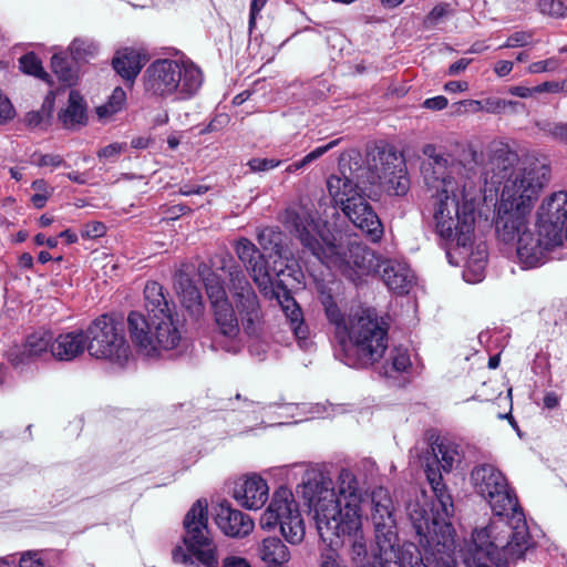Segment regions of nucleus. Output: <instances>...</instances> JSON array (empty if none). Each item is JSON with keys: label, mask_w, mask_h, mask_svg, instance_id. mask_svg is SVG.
<instances>
[{"label": "nucleus", "mask_w": 567, "mask_h": 567, "mask_svg": "<svg viewBox=\"0 0 567 567\" xmlns=\"http://www.w3.org/2000/svg\"><path fill=\"white\" fill-rule=\"evenodd\" d=\"M338 493L344 499L341 507L332 478L319 466L307 468L296 493L309 507L318 532H360L362 527V492L355 475L349 468H341Z\"/></svg>", "instance_id": "obj_1"}, {"label": "nucleus", "mask_w": 567, "mask_h": 567, "mask_svg": "<svg viewBox=\"0 0 567 567\" xmlns=\"http://www.w3.org/2000/svg\"><path fill=\"white\" fill-rule=\"evenodd\" d=\"M549 177L550 166L546 157L526 155L519 158L515 152L499 148L488 161L484 183L495 193L502 186L499 200L533 208Z\"/></svg>", "instance_id": "obj_2"}, {"label": "nucleus", "mask_w": 567, "mask_h": 567, "mask_svg": "<svg viewBox=\"0 0 567 567\" xmlns=\"http://www.w3.org/2000/svg\"><path fill=\"white\" fill-rule=\"evenodd\" d=\"M425 457V476L436 497L431 509L419 503L408 506V514L414 532H450L453 503L443 482L442 471L450 473L463 458L461 446L445 437H437Z\"/></svg>", "instance_id": "obj_3"}, {"label": "nucleus", "mask_w": 567, "mask_h": 567, "mask_svg": "<svg viewBox=\"0 0 567 567\" xmlns=\"http://www.w3.org/2000/svg\"><path fill=\"white\" fill-rule=\"evenodd\" d=\"M286 223L306 250L326 266L339 269L357 286L381 268L380 257L363 244L351 243L344 248L334 243L319 240L311 231V225L295 210L287 212Z\"/></svg>", "instance_id": "obj_4"}, {"label": "nucleus", "mask_w": 567, "mask_h": 567, "mask_svg": "<svg viewBox=\"0 0 567 567\" xmlns=\"http://www.w3.org/2000/svg\"><path fill=\"white\" fill-rule=\"evenodd\" d=\"M327 319L336 328L340 343L348 338L357 361H346L348 365L367 367L382 358L388 348V327L371 309H361L346 319L331 295L321 296Z\"/></svg>", "instance_id": "obj_5"}, {"label": "nucleus", "mask_w": 567, "mask_h": 567, "mask_svg": "<svg viewBox=\"0 0 567 567\" xmlns=\"http://www.w3.org/2000/svg\"><path fill=\"white\" fill-rule=\"evenodd\" d=\"M475 492L486 499L493 512L491 523L473 532H493L508 527L512 532H530L533 528L519 506L505 475L493 464L476 465L471 472Z\"/></svg>", "instance_id": "obj_6"}, {"label": "nucleus", "mask_w": 567, "mask_h": 567, "mask_svg": "<svg viewBox=\"0 0 567 567\" xmlns=\"http://www.w3.org/2000/svg\"><path fill=\"white\" fill-rule=\"evenodd\" d=\"M435 234L447 246L466 249L472 245L475 198L465 192L431 196Z\"/></svg>", "instance_id": "obj_7"}, {"label": "nucleus", "mask_w": 567, "mask_h": 567, "mask_svg": "<svg viewBox=\"0 0 567 567\" xmlns=\"http://www.w3.org/2000/svg\"><path fill=\"white\" fill-rule=\"evenodd\" d=\"M202 84L203 73L192 61L159 59L152 62L143 74L146 93L173 101L192 99Z\"/></svg>", "instance_id": "obj_8"}, {"label": "nucleus", "mask_w": 567, "mask_h": 567, "mask_svg": "<svg viewBox=\"0 0 567 567\" xmlns=\"http://www.w3.org/2000/svg\"><path fill=\"white\" fill-rule=\"evenodd\" d=\"M460 547L466 567H506L532 547V534H468Z\"/></svg>", "instance_id": "obj_9"}, {"label": "nucleus", "mask_w": 567, "mask_h": 567, "mask_svg": "<svg viewBox=\"0 0 567 567\" xmlns=\"http://www.w3.org/2000/svg\"><path fill=\"white\" fill-rule=\"evenodd\" d=\"M327 188L336 206L370 241L382 239L384 229L381 219L358 184L344 174H332L327 179Z\"/></svg>", "instance_id": "obj_10"}, {"label": "nucleus", "mask_w": 567, "mask_h": 567, "mask_svg": "<svg viewBox=\"0 0 567 567\" xmlns=\"http://www.w3.org/2000/svg\"><path fill=\"white\" fill-rule=\"evenodd\" d=\"M122 322L103 315L86 329L85 337L90 355L123 363L128 359L130 346L123 334Z\"/></svg>", "instance_id": "obj_11"}, {"label": "nucleus", "mask_w": 567, "mask_h": 567, "mask_svg": "<svg viewBox=\"0 0 567 567\" xmlns=\"http://www.w3.org/2000/svg\"><path fill=\"white\" fill-rule=\"evenodd\" d=\"M368 169L373 183L388 194L403 196L410 189V179L403 157L391 146H374L367 153Z\"/></svg>", "instance_id": "obj_12"}, {"label": "nucleus", "mask_w": 567, "mask_h": 567, "mask_svg": "<svg viewBox=\"0 0 567 567\" xmlns=\"http://www.w3.org/2000/svg\"><path fill=\"white\" fill-rule=\"evenodd\" d=\"M229 291L244 332L250 337H257L264 327V313L259 299L246 275L237 267L229 271Z\"/></svg>", "instance_id": "obj_13"}, {"label": "nucleus", "mask_w": 567, "mask_h": 567, "mask_svg": "<svg viewBox=\"0 0 567 567\" xmlns=\"http://www.w3.org/2000/svg\"><path fill=\"white\" fill-rule=\"evenodd\" d=\"M422 152L426 158L422 163L421 172L430 197L457 192L458 183L453 175L460 171V164L432 144H426Z\"/></svg>", "instance_id": "obj_14"}, {"label": "nucleus", "mask_w": 567, "mask_h": 567, "mask_svg": "<svg viewBox=\"0 0 567 567\" xmlns=\"http://www.w3.org/2000/svg\"><path fill=\"white\" fill-rule=\"evenodd\" d=\"M516 245V256L523 269H532L543 266L548 259V252L563 245L557 234L543 231L536 224L535 229L525 230L518 237Z\"/></svg>", "instance_id": "obj_15"}, {"label": "nucleus", "mask_w": 567, "mask_h": 567, "mask_svg": "<svg viewBox=\"0 0 567 567\" xmlns=\"http://www.w3.org/2000/svg\"><path fill=\"white\" fill-rule=\"evenodd\" d=\"M262 528H275L279 532H305V523L298 504L287 491L275 493L271 503L260 518Z\"/></svg>", "instance_id": "obj_16"}, {"label": "nucleus", "mask_w": 567, "mask_h": 567, "mask_svg": "<svg viewBox=\"0 0 567 567\" xmlns=\"http://www.w3.org/2000/svg\"><path fill=\"white\" fill-rule=\"evenodd\" d=\"M173 560L188 567H218L217 548L207 534H184L172 551Z\"/></svg>", "instance_id": "obj_17"}, {"label": "nucleus", "mask_w": 567, "mask_h": 567, "mask_svg": "<svg viewBox=\"0 0 567 567\" xmlns=\"http://www.w3.org/2000/svg\"><path fill=\"white\" fill-rule=\"evenodd\" d=\"M532 207L519 204L498 202L494 220L496 236L506 245H514L525 230H529L528 217Z\"/></svg>", "instance_id": "obj_18"}, {"label": "nucleus", "mask_w": 567, "mask_h": 567, "mask_svg": "<svg viewBox=\"0 0 567 567\" xmlns=\"http://www.w3.org/2000/svg\"><path fill=\"white\" fill-rule=\"evenodd\" d=\"M423 563L429 567H456L460 534H417Z\"/></svg>", "instance_id": "obj_19"}, {"label": "nucleus", "mask_w": 567, "mask_h": 567, "mask_svg": "<svg viewBox=\"0 0 567 567\" xmlns=\"http://www.w3.org/2000/svg\"><path fill=\"white\" fill-rule=\"evenodd\" d=\"M377 544L386 567H429L420 548L412 542H401L399 534H378Z\"/></svg>", "instance_id": "obj_20"}, {"label": "nucleus", "mask_w": 567, "mask_h": 567, "mask_svg": "<svg viewBox=\"0 0 567 567\" xmlns=\"http://www.w3.org/2000/svg\"><path fill=\"white\" fill-rule=\"evenodd\" d=\"M53 342L54 333L52 331H34L25 338L21 348L10 350L9 362L13 368L22 369L34 360L52 358Z\"/></svg>", "instance_id": "obj_21"}, {"label": "nucleus", "mask_w": 567, "mask_h": 567, "mask_svg": "<svg viewBox=\"0 0 567 567\" xmlns=\"http://www.w3.org/2000/svg\"><path fill=\"white\" fill-rule=\"evenodd\" d=\"M537 225L543 231L567 238V193L557 192L545 199L538 210Z\"/></svg>", "instance_id": "obj_22"}, {"label": "nucleus", "mask_w": 567, "mask_h": 567, "mask_svg": "<svg viewBox=\"0 0 567 567\" xmlns=\"http://www.w3.org/2000/svg\"><path fill=\"white\" fill-rule=\"evenodd\" d=\"M231 494L243 507L259 509L268 501L269 487L258 474L244 475L235 481Z\"/></svg>", "instance_id": "obj_23"}, {"label": "nucleus", "mask_w": 567, "mask_h": 567, "mask_svg": "<svg viewBox=\"0 0 567 567\" xmlns=\"http://www.w3.org/2000/svg\"><path fill=\"white\" fill-rule=\"evenodd\" d=\"M235 251L240 261L249 271L257 287L265 291L270 282V276L267 269V261L257 247L247 238H240L235 245Z\"/></svg>", "instance_id": "obj_24"}, {"label": "nucleus", "mask_w": 567, "mask_h": 567, "mask_svg": "<svg viewBox=\"0 0 567 567\" xmlns=\"http://www.w3.org/2000/svg\"><path fill=\"white\" fill-rule=\"evenodd\" d=\"M378 271H380L385 286L398 295L408 293L415 281L411 268L396 260H383Z\"/></svg>", "instance_id": "obj_25"}, {"label": "nucleus", "mask_w": 567, "mask_h": 567, "mask_svg": "<svg viewBox=\"0 0 567 567\" xmlns=\"http://www.w3.org/2000/svg\"><path fill=\"white\" fill-rule=\"evenodd\" d=\"M87 349L85 333L82 330L54 334L52 358L58 361H72Z\"/></svg>", "instance_id": "obj_26"}, {"label": "nucleus", "mask_w": 567, "mask_h": 567, "mask_svg": "<svg viewBox=\"0 0 567 567\" xmlns=\"http://www.w3.org/2000/svg\"><path fill=\"white\" fill-rule=\"evenodd\" d=\"M127 328L131 340L138 348L140 352L145 355H154V329L150 317L145 318V316L138 311H131L127 317Z\"/></svg>", "instance_id": "obj_27"}, {"label": "nucleus", "mask_w": 567, "mask_h": 567, "mask_svg": "<svg viewBox=\"0 0 567 567\" xmlns=\"http://www.w3.org/2000/svg\"><path fill=\"white\" fill-rule=\"evenodd\" d=\"M214 520L220 532H252V518L239 509L233 508L227 502L214 508Z\"/></svg>", "instance_id": "obj_28"}, {"label": "nucleus", "mask_w": 567, "mask_h": 567, "mask_svg": "<svg viewBox=\"0 0 567 567\" xmlns=\"http://www.w3.org/2000/svg\"><path fill=\"white\" fill-rule=\"evenodd\" d=\"M372 522L374 532H391L395 527V518L392 508V499L383 487L375 488L371 495Z\"/></svg>", "instance_id": "obj_29"}, {"label": "nucleus", "mask_w": 567, "mask_h": 567, "mask_svg": "<svg viewBox=\"0 0 567 567\" xmlns=\"http://www.w3.org/2000/svg\"><path fill=\"white\" fill-rule=\"evenodd\" d=\"M154 329L153 343L155 353L159 350H171L178 346L181 341V332L177 327V320L173 315H164V317L151 319Z\"/></svg>", "instance_id": "obj_30"}, {"label": "nucleus", "mask_w": 567, "mask_h": 567, "mask_svg": "<svg viewBox=\"0 0 567 567\" xmlns=\"http://www.w3.org/2000/svg\"><path fill=\"white\" fill-rule=\"evenodd\" d=\"M145 63V54L136 49L125 48L117 51L112 64L118 75L127 81H134Z\"/></svg>", "instance_id": "obj_31"}, {"label": "nucleus", "mask_w": 567, "mask_h": 567, "mask_svg": "<svg viewBox=\"0 0 567 567\" xmlns=\"http://www.w3.org/2000/svg\"><path fill=\"white\" fill-rule=\"evenodd\" d=\"M144 307L150 319L164 317V315H173L169 302L164 295V289L156 281H151L145 285Z\"/></svg>", "instance_id": "obj_32"}, {"label": "nucleus", "mask_w": 567, "mask_h": 567, "mask_svg": "<svg viewBox=\"0 0 567 567\" xmlns=\"http://www.w3.org/2000/svg\"><path fill=\"white\" fill-rule=\"evenodd\" d=\"M58 117L65 128H76L86 123V105L79 92H70L68 105L59 112Z\"/></svg>", "instance_id": "obj_33"}, {"label": "nucleus", "mask_w": 567, "mask_h": 567, "mask_svg": "<svg viewBox=\"0 0 567 567\" xmlns=\"http://www.w3.org/2000/svg\"><path fill=\"white\" fill-rule=\"evenodd\" d=\"M214 320L220 334L235 339L240 331L238 317L231 302L228 300L212 307Z\"/></svg>", "instance_id": "obj_34"}, {"label": "nucleus", "mask_w": 567, "mask_h": 567, "mask_svg": "<svg viewBox=\"0 0 567 567\" xmlns=\"http://www.w3.org/2000/svg\"><path fill=\"white\" fill-rule=\"evenodd\" d=\"M487 264V249L484 244H478L467 257L463 277L467 282H478L484 277Z\"/></svg>", "instance_id": "obj_35"}, {"label": "nucleus", "mask_w": 567, "mask_h": 567, "mask_svg": "<svg viewBox=\"0 0 567 567\" xmlns=\"http://www.w3.org/2000/svg\"><path fill=\"white\" fill-rule=\"evenodd\" d=\"M290 554L282 540L276 536L267 537L260 547V558L269 566H280L289 560Z\"/></svg>", "instance_id": "obj_36"}, {"label": "nucleus", "mask_w": 567, "mask_h": 567, "mask_svg": "<svg viewBox=\"0 0 567 567\" xmlns=\"http://www.w3.org/2000/svg\"><path fill=\"white\" fill-rule=\"evenodd\" d=\"M208 502L197 499L186 513L183 526L185 532H204L208 528Z\"/></svg>", "instance_id": "obj_37"}, {"label": "nucleus", "mask_w": 567, "mask_h": 567, "mask_svg": "<svg viewBox=\"0 0 567 567\" xmlns=\"http://www.w3.org/2000/svg\"><path fill=\"white\" fill-rule=\"evenodd\" d=\"M53 105L54 97L48 95L39 110L30 111L24 115V125L30 130H47L51 124Z\"/></svg>", "instance_id": "obj_38"}, {"label": "nucleus", "mask_w": 567, "mask_h": 567, "mask_svg": "<svg viewBox=\"0 0 567 567\" xmlns=\"http://www.w3.org/2000/svg\"><path fill=\"white\" fill-rule=\"evenodd\" d=\"M177 289H181V299L186 309L193 315H199L203 310L202 295L187 276H179Z\"/></svg>", "instance_id": "obj_39"}, {"label": "nucleus", "mask_w": 567, "mask_h": 567, "mask_svg": "<svg viewBox=\"0 0 567 567\" xmlns=\"http://www.w3.org/2000/svg\"><path fill=\"white\" fill-rule=\"evenodd\" d=\"M257 240L265 251L270 255L282 256L284 234L280 230L274 227L262 228L257 235Z\"/></svg>", "instance_id": "obj_40"}, {"label": "nucleus", "mask_w": 567, "mask_h": 567, "mask_svg": "<svg viewBox=\"0 0 567 567\" xmlns=\"http://www.w3.org/2000/svg\"><path fill=\"white\" fill-rule=\"evenodd\" d=\"M72 60L76 63L87 61L96 55L99 45L87 38H75L69 45Z\"/></svg>", "instance_id": "obj_41"}, {"label": "nucleus", "mask_w": 567, "mask_h": 567, "mask_svg": "<svg viewBox=\"0 0 567 567\" xmlns=\"http://www.w3.org/2000/svg\"><path fill=\"white\" fill-rule=\"evenodd\" d=\"M340 536L341 534H319L321 542L327 546L321 554V567H340L337 563V550L343 543Z\"/></svg>", "instance_id": "obj_42"}, {"label": "nucleus", "mask_w": 567, "mask_h": 567, "mask_svg": "<svg viewBox=\"0 0 567 567\" xmlns=\"http://www.w3.org/2000/svg\"><path fill=\"white\" fill-rule=\"evenodd\" d=\"M51 68L58 79L68 86H72L78 80V70L70 65L61 54H54L51 59Z\"/></svg>", "instance_id": "obj_43"}, {"label": "nucleus", "mask_w": 567, "mask_h": 567, "mask_svg": "<svg viewBox=\"0 0 567 567\" xmlns=\"http://www.w3.org/2000/svg\"><path fill=\"white\" fill-rule=\"evenodd\" d=\"M126 103V93L125 91L117 86L113 90L111 96L104 105L97 107V115L102 117L111 116L118 111H121Z\"/></svg>", "instance_id": "obj_44"}, {"label": "nucleus", "mask_w": 567, "mask_h": 567, "mask_svg": "<svg viewBox=\"0 0 567 567\" xmlns=\"http://www.w3.org/2000/svg\"><path fill=\"white\" fill-rule=\"evenodd\" d=\"M338 144H339V140H333L326 145L315 148L313 151L308 153L306 156H303L300 161H297V162L290 164L289 166H287L286 172L295 173L299 169L307 167L308 165H310L312 162L320 158L322 155H324L327 152L332 150Z\"/></svg>", "instance_id": "obj_45"}, {"label": "nucleus", "mask_w": 567, "mask_h": 567, "mask_svg": "<svg viewBox=\"0 0 567 567\" xmlns=\"http://www.w3.org/2000/svg\"><path fill=\"white\" fill-rule=\"evenodd\" d=\"M204 282L212 307L228 301L224 286L215 274H209L204 278Z\"/></svg>", "instance_id": "obj_46"}, {"label": "nucleus", "mask_w": 567, "mask_h": 567, "mask_svg": "<svg viewBox=\"0 0 567 567\" xmlns=\"http://www.w3.org/2000/svg\"><path fill=\"white\" fill-rule=\"evenodd\" d=\"M411 360L406 350L394 349L391 352V364L385 365L383 374L385 377H392L393 372H404L410 368Z\"/></svg>", "instance_id": "obj_47"}, {"label": "nucleus", "mask_w": 567, "mask_h": 567, "mask_svg": "<svg viewBox=\"0 0 567 567\" xmlns=\"http://www.w3.org/2000/svg\"><path fill=\"white\" fill-rule=\"evenodd\" d=\"M20 69L30 75L44 79L48 74L44 72L41 61L34 53H27L19 60Z\"/></svg>", "instance_id": "obj_48"}, {"label": "nucleus", "mask_w": 567, "mask_h": 567, "mask_svg": "<svg viewBox=\"0 0 567 567\" xmlns=\"http://www.w3.org/2000/svg\"><path fill=\"white\" fill-rule=\"evenodd\" d=\"M534 44V33L532 31H515L499 47L501 49L523 48Z\"/></svg>", "instance_id": "obj_49"}, {"label": "nucleus", "mask_w": 567, "mask_h": 567, "mask_svg": "<svg viewBox=\"0 0 567 567\" xmlns=\"http://www.w3.org/2000/svg\"><path fill=\"white\" fill-rule=\"evenodd\" d=\"M31 186L37 192L32 195L31 202L37 208H42L51 196L53 189L49 187L44 179H37Z\"/></svg>", "instance_id": "obj_50"}, {"label": "nucleus", "mask_w": 567, "mask_h": 567, "mask_svg": "<svg viewBox=\"0 0 567 567\" xmlns=\"http://www.w3.org/2000/svg\"><path fill=\"white\" fill-rule=\"evenodd\" d=\"M560 66L559 59L551 56L542 61L530 63L526 72L528 74H540L547 72H555Z\"/></svg>", "instance_id": "obj_51"}, {"label": "nucleus", "mask_w": 567, "mask_h": 567, "mask_svg": "<svg viewBox=\"0 0 567 567\" xmlns=\"http://www.w3.org/2000/svg\"><path fill=\"white\" fill-rule=\"evenodd\" d=\"M538 8L542 13L555 18L565 17L567 7L561 0H539Z\"/></svg>", "instance_id": "obj_52"}, {"label": "nucleus", "mask_w": 567, "mask_h": 567, "mask_svg": "<svg viewBox=\"0 0 567 567\" xmlns=\"http://www.w3.org/2000/svg\"><path fill=\"white\" fill-rule=\"evenodd\" d=\"M451 12L447 3H440L435 6L424 18L423 24L426 29H432L439 24L443 18L449 16Z\"/></svg>", "instance_id": "obj_53"}, {"label": "nucleus", "mask_w": 567, "mask_h": 567, "mask_svg": "<svg viewBox=\"0 0 567 567\" xmlns=\"http://www.w3.org/2000/svg\"><path fill=\"white\" fill-rule=\"evenodd\" d=\"M470 104L475 105L477 109L484 110L492 114L505 113V100L498 97H489L484 101H470Z\"/></svg>", "instance_id": "obj_54"}, {"label": "nucleus", "mask_w": 567, "mask_h": 567, "mask_svg": "<svg viewBox=\"0 0 567 567\" xmlns=\"http://www.w3.org/2000/svg\"><path fill=\"white\" fill-rule=\"evenodd\" d=\"M16 116V110L7 95L0 90V124L8 123Z\"/></svg>", "instance_id": "obj_55"}, {"label": "nucleus", "mask_w": 567, "mask_h": 567, "mask_svg": "<svg viewBox=\"0 0 567 567\" xmlns=\"http://www.w3.org/2000/svg\"><path fill=\"white\" fill-rule=\"evenodd\" d=\"M281 164V161L274 158H251L248 162V166L251 172H266L278 167Z\"/></svg>", "instance_id": "obj_56"}, {"label": "nucleus", "mask_w": 567, "mask_h": 567, "mask_svg": "<svg viewBox=\"0 0 567 567\" xmlns=\"http://www.w3.org/2000/svg\"><path fill=\"white\" fill-rule=\"evenodd\" d=\"M535 126L539 131H542V132L553 136L554 138H557V136L559 134L558 132L561 131V128H560L561 123L553 122V121L547 120V118L536 120L535 121Z\"/></svg>", "instance_id": "obj_57"}, {"label": "nucleus", "mask_w": 567, "mask_h": 567, "mask_svg": "<svg viewBox=\"0 0 567 567\" xmlns=\"http://www.w3.org/2000/svg\"><path fill=\"white\" fill-rule=\"evenodd\" d=\"M229 123V116L225 113L216 114L212 121L208 123L206 128L202 131V133H212L217 132L227 126Z\"/></svg>", "instance_id": "obj_58"}, {"label": "nucleus", "mask_w": 567, "mask_h": 567, "mask_svg": "<svg viewBox=\"0 0 567 567\" xmlns=\"http://www.w3.org/2000/svg\"><path fill=\"white\" fill-rule=\"evenodd\" d=\"M105 233V226L103 223L94 221L85 225L82 230V236L87 238H97L103 236Z\"/></svg>", "instance_id": "obj_59"}, {"label": "nucleus", "mask_w": 567, "mask_h": 567, "mask_svg": "<svg viewBox=\"0 0 567 567\" xmlns=\"http://www.w3.org/2000/svg\"><path fill=\"white\" fill-rule=\"evenodd\" d=\"M39 166H51V167H59V166H68V164L63 161V158L60 155L56 154H45L41 155L38 162Z\"/></svg>", "instance_id": "obj_60"}, {"label": "nucleus", "mask_w": 567, "mask_h": 567, "mask_svg": "<svg viewBox=\"0 0 567 567\" xmlns=\"http://www.w3.org/2000/svg\"><path fill=\"white\" fill-rule=\"evenodd\" d=\"M447 99L443 95H437L434 97L426 99L423 102V107L432 110V111H441L447 106Z\"/></svg>", "instance_id": "obj_61"}, {"label": "nucleus", "mask_w": 567, "mask_h": 567, "mask_svg": "<svg viewBox=\"0 0 567 567\" xmlns=\"http://www.w3.org/2000/svg\"><path fill=\"white\" fill-rule=\"evenodd\" d=\"M534 91L536 94H540V93H545V92L559 93V92H563V86H561V82L546 81L542 84L534 86Z\"/></svg>", "instance_id": "obj_62"}, {"label": "nucleus", "mask_w": 567, "mask_h": 567, "mask_svg": "<svg viewBox=\"0 0 567 567\" xmlns=\"http://www.w3.org/2000/svg\"><path fill=\"white\" fill-rule=\"evenodd\" d=\"M266 3L267 0H251L249 12V31H252L255 28L257 16Z\"/></svg>", "instance_id": "obj_63"}, {"label": "nucleus", "mask_w": 567, "mask_h": 567, "mask_svg": "<svg viewBox=\"0 0 567 567\" xmlns=\"http://www.w3.org/2000/svg\"><path fill=\"white\" fill-rule=\"evenodd\" d=\"M124 148H125V144L113 143V144H110V145L103 147L97 153V155H99V157L111 158V157H115L118 154H121Z\"/></svg>", "instance_id": "obj_64"}]
</instances>
